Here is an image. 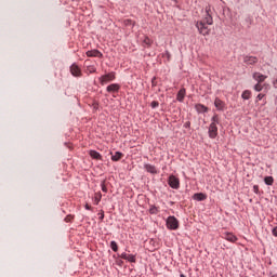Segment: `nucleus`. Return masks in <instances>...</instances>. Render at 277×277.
I'll list each match as a JSON object with an SVG mask.
<instances>
[{"label": "nucleus", "mask_w": 277, "mask_h": 277, "mask_svg": "<svg viewBox=\"0 0 277 277\" xmlns=\"http://www.w3.org/2000/svg\"><path fill=\"white\" fill-rule=\"evenodd\" d=\"M167 228L169 230H179V219L176 216H169L167 219Z\"/></svg>", "instance_id": "1"}, {"label": "nucleus", "mask_w": 277, "mask_h": 277, "mask_svg": "<svg viewBox=\"0 0 277 277\" xmlns=\"http://www.w3.org/2000/svg\"><path fill=\"white\" fill-rule=\"evenodd\" d=\"M168 185L171 189H179L181 187V180L175 175H170L168 179Z\"/></svg>", "instance_id": "2"}, {"label": "nucleus", "mask_w": 277, "mask_h": 277, "mask_svg": "<svg viewBox=\"0 0 277 277\" xmlns=\"http://www.w3.org/2000/svg\"><path fill=\"white\" fill-rule=\"evenodd\" d=\"M114 79H116V72L111 71L100 77V83L105 85V83H109V81H114Z\"/></svg>", "instance_id": "3"}, {"label": "nucleus", "mask_w": 277, "mask_h": 277, "mask_svg": "<svg viewBox=\"0 0 277 277\" xmlns=\"http://www.w3.org/2000/svg\"><path fill=\"white\" fill-rule=\"evenodd\" d=\"M196 27H197L199 34H201V36H209L210 30H209V27L207 26V24H205V22H197Z\"/></svg>", "instance_id": "4"}, {"label": "nucleus", "mask_w": 277, "mask_h": 277, "mask_svg": "<svg viewBox=\"0 0 277 277\" xmlns=\"http://www.w3.org/2000/svg\"><path fill=\"white\" fill-rule=\"evenodd\" d=\"M118 256L120 259H123V261H128V263H137V258L135 254H129L127 252H123Z\"/></svg>", "instance_id": "5"}, {"label": "nucleus", "mask_w": 277, "mask_h": 277, "mask_svg": "<svg viewBox=\"0 0 277 277\" xmlns=\"http://www.w3.org/2000/svg\"><path fill=\"white\" fill-rule=\"evenodd\" d=\"M208 134L210 140H215L217 137V126H214V123H210Z\"/></svg>", "instance_id": "6"}, {"label": "nucleus", "mask_w": 277, "mask_h": 277, "mask_svg": "<svg viewBox=\"0 0 277 277\" xmlns=\"http://www.w3.org/2000/svg\"><path fill=\"white\" fill-rule=\"evenodd\" d=\"M106 91H107L109 94H116V93L120 92V84H118V83H111V84H109V85L106 88Z\"/></svg>", "instance_id": "7"}, {"label": "nucleus", "mask_w": 277, "mask_h": 277, "mask_svg": "<svg viewBox=\"0 0 277 277\" xmlns=\"http://www.w3.org/2000/svg\"><path fill=\"white\" fill-rule=\"evenodd\" d=\"M69 70H70L72 77H81V69L79 68V66H77V64L74 63L69 67Z\"/></svg>", "instance_id": "8"}, {"label": "nucleus", "mask_w": 277, "mask_h": 277, "mask_svg": "<svg viewBox=\"0 0 277 277\" xmlns=\"http://www.w3.org/2000/svg\"><path fill=\"white\" fill-rule=\"evenodd\" d=\"M214 107H216L217 111H224L226 104L220 97H216L214 100Z\"/></svg>", "instance_id": "9"}, {"label": "nucleus", "mask_w": 277, "mask_h": 277, "mask_svg": "<svg viewBox=\"0 0 277 277\" xmlns=\"http://www.w3.org/2000/svg\"><path fill=\"white\" fill-rule=\"evenodd\" d=\"M193 200H197V202H205V200H207V194H205V193H195L193 195Z\"/></svg>", "instance_id": "10"}, {"label": "nucleus", "mask_w": 277, "mask_h": 277, "mask_svg": "<svg viewBox=\"0 0 277 277\" xmlns=\"http://www.w3.org/2000/svg\"><path fill=\"white\" fill-rule=\"evenodd\" d=\"M144 170H146V172H148L149 174H157V167H155L154 164L150 163H145L144 164Z\"/></svg>", "instance_id": "11"}, {"label": "nucleus", "mask_w": 277, "mask_h": 277, "mask_svg": "<svg viewBox=\"0 0 277 277\" xmlns=\"http://www.w3.org/2000/svg\"><path fill=\"white\" fill-rule=\"evenodd\" d=\"M258 62H259V58H256L255 56H249V55L243 56L245 64L253 65V64H256Z\"/></svg>", "instance_id": "12"}, {"label": "nucleus", "mask_w": 277, "mask_h": 277, "mask_svg": "<svg viewBox=\"0 0 277 277\" xmlns=\"http://www.w3.org/2000/svg\"><path fill=\"white\" fill-rule=\"evenodd\" d=\"M253 79L255 81H258V83H263V81H265V79H267V76L261 74V72H254L253 74Z\"/></svg>", "instance_id": "13"}, {"label": "nucleus", "mask_w": 277, "mask_h": 277, "mask_svg": "<svg viewBox=\"0 0 277 277\" xmlns=\"http://www.w3.org/2000/svg\"><path fill=\"white\" fill-rule=\"evenodd\" d=\"M186 93L187 91L185 90V88H182L176 94V101H179V103H183V101H185Z\"/></svg>", "instance_id": "14"}, {"label": "nucleus", "mask_w": 277, "mask_h": 277, "mask_svg": "<svg viewBox=\"0 0 277 277\" xmlns=\"http://www.w3.org/2000/svg\"><path fill=\"white\" fill-rule=\"evenodd\" d=\"M88 57H103V53L98 50H90L87 52Z\"/></svg>", "instance_id": "15"}, {"label": "nucleus", "mask_w": 277, "mask_h": 277, "mask_svg": "<svg viewBox=\"0 0 277 277\" xmlns=\"http://www.w3.org/2000/svg\"><path fill=\"white\" fill-rule=\"evenodd\" d=\"M195 109L198 114H207V111H209V108L207 106H205L203 104H197L195 106Z\"/></svg>", "instance_id": "16"}, {"label": "nucleus", "mask_w": 277, "mask_h": 277, "mask_svg": "<svg viewBox=\"0 0 277 277\" xmlns=\"http://www.w3.org/2000/svg\"><path fill=\"white\" fill-rule=\"evenodd\" d=\"M110 155H111V161H120V159L124 157V154H122L121 151H116L115 154L110 153Z\"/></svg>", "instance_id": "17"}, {"label": "nucleus", "mask_w": 277, "mask_h": 277, "mask_svg": "<svg viewBox=\"0 0 277 277\" xmlns=\"http://www.w3.org/2000/svg\"><path fill=\"white\" fill-rule=\"evenodd\" d=\"M89 155L92 159H96V160L103 159V156H101V153H98L96 150H90Z\"/></svg>", "instance_id": "18"}, {"label": "nucleus", "mask_w": 277, "mask_h": 277, "mask_svg": "<svg viewBox=\"0 0 277 277\" xmlns=\"http://www.w3.org/2000/svg\"><path fill=\"white\" fill-rule=\"evenodd\" d=\"M205 25H213V17L209 14V11H206V17L203 21Z\"/></svg>", "instance_id": "19"}, {"label": "nucleus", "mask_w": 277, "mask_h": 277, "mask_svg": "<svg viewBox=\"0 0 277 277\" xmlns=\"http://www.w3.org/2000/svg\"><path fill=\"white\" fill-rule=\"evenodd\" d=\"M252 94V92L250 90H245L241 94V98L243 101H250V95Z\"/></svg>", "instance_id": "20"}, {"label": "nucleus", "mask_w": 277, "mask_h": 277, "mask_svg": "<svg viewBox=\"0 0 277 277\" xmlns=\"http://www.w3.org/2000/svg\"><path fill=\"white\" fill-rule=\"evenodd\" d=\"M264 183H265V185H268V186L274 185V176H272V175L265 176Z\"/></svg>", "instance_id": "21"}, {"label": "nucleus", "mask_w": 277, "mask_h": 277, "mask_svg": "<svg viewBox=\"0 0 277 277\" xmlns=\"http://www.w3.org/2000/svg\"><path fill=\"white\" fill-rule=\"evenodd\" d=\"M225 239L227 241H230V243H235V241H237V236L228 233V234H226Z\"/></svg>", "instance_id": "22"}, {"label": "nucleus", "mask_w": 277, "mask_h": 277, "mask_svg": "<svg viewBox=\"0 0 277 277\" xmlns=\"http://www.w3.org/2000/svg\"><path fill=\"white\" fill-rule=\"evenodd\" d=\"M210 124H214V126L220 124V116L217 114L213 115V117L211 118V123Z\"/></svg>", "instance_id": "23"}, {"label": "nucleus", "mask_w": 277, "mask_h": 277, "mask_svg": "<svg viewBox=\"0 0 277 277\" xmlns=\"http://www.w3.org/2000/svg\"><path fill=\"white\" fill-rule=\"evenodd\" d=\"M149 213H150V215H157V213H159V208L151 205L150 208H149Z\"/></svg>", "instance_id": "24"}, {"label": "nucleus", "mask_w": 277, "mask_h": 277, "mask_svg": "<svg viewBox=\"0 0 277 277\" xmlns=\"http://www.w3.org/2000/svg\"><path fill=\"white\" fill-rule=\"evenodd\" d=\"M245 25L247 26V29H250V25H252V17L250 15L246 16Z\"/></svg>", "instance_id": "25"}, {"label": "nucleus", "mask_w": 277, "mask_h": 277, "mask_svg": "<svg viewBox=\"0 0 277 277\" xmlns=\"http://www.w3.org/2000/svg\"><path fill=\"white\" fill-rule=\"evenodd\" d=\"M110 249L113 250V252H118V242H116L115 240H111Z\"/></svg>", "instance_id": "26"}, {"label": "nucleus", "mask_w": 277, "mask_h": 277, "mask_svg": "<svg viewBox=\"0 0 277 277\" xmlns=\"http://www.w3.org/2000/svg\"><path fill=\"white\" fill-rule=\"evenodd\" d=\"M126 27H135V22L132 19H126L124 22Z\"/></svg>", "instance_id": "27"}, {"label": "nucleus", "mask_w": 277, "mask_h": 277, "mask_svg": "<svg viewBox=\"0 0 277 277\" xmlns=\"http://www.w3.org/2000/svg\"><path fill=\"white\" fill-rule=\"evenodd\" d=\"M103 198V195L101 193H97L94 197L95 205H98L101 202V199Z\"/></svg>", "instance_id": "28"}, {"label": "nucleus", "mask_w": 277, "mask_h": 277, "mask_svg": "<svg viewBox=\"0 0 277 277\" xmlns=\"http://www.w3.org/2000/svg\"><path fill=\"white\" fill-rule=\"evenodd\" d=\"M253 90H255V92H261L263 90V85H261L260 82H258L254 87Z\"/></svg>", "instance_id": "29"}, {"label": "nucleus", "mask_w": 277, "mask_h": 277, "mask_svg": "<svg viewBox=\"0 0 277 277\" xmlns=\"http://www.w3.org/2000/svg\"><path fill=\"white\" fill-rule=\"evenodd\" d=\"M162 57H164V60L170 61V57H172V55L170 54V51H166L164 53H162Z\"/></svg>", "instance_id": "30"}, {"label": "nucleus", "mask_w": 277, "mask_h": 277, "mask_svg": "<svg viewBox=\"0 0 277 277\" xmlns=\"http://www.w3.org/2000/svg\"><path fill=\"white\" fill-rule=\"evenodd\" d=\"M150 107H151V109H157V107H159V102L153 101V102L150 103Z\"/></svg>", "instance_id": "31"}, {"label": "nucleus", "mask_w": 277, "mask_h": 277, "mask_svg": "<svg viewBox=\"0 0 277 277\" xmlns=\"http://www.w3.org/2000/svg\"><path fill=\"white\" fill-rule=\"evenodd\" d=\"M143 42H144V44H146L147 47H150V45L153 44V41H150V38H148V37H146Z\"/></svg>", "instance_id": "32"}, {"label": "nucleus", "mask_w": 277, "mask_h": 277, "mask_svg": "<svg viewBox=\"0 0 277 277\" xmlns=\"http://www.w3.org/2000/svg\"><path fill=\"white\" fill-rule=\"evenodd\" d=\"M264 97H265V94H262V93L258 94L255 103H259V101H263Z\"/></svg>", "instance_id": "33"}, {"label": "nucleus", "mask_w": 277, "mask_h": 277, "mask_svg": "<svg viewBox=\"0 0 277 277\" xmlns=\"http://www.w3.org/2000/svg\"><path fill=\"white\" fill-rule=\"evenodd\" d=\"M253 192H254V194H256L258 196H261V190H259V185H254V186H253Z\"/></svg>", "instance_id": "34"}, {"label": "nucleus", "mask_w": 277, "mask_h": 277, "mask_svg": "<svg viewBox=\"0 0 277 277\" xmlns=\"http://www.w3.org/2000/svg\"><path fill=\"white\" fill-rule=\"evenodd\" d=\"M101 188H102V192H104V194H107V186L105 185V182L101 183Z\"/></svg>", "instance_id": "35"}, {"label": "nucleus", "mask_w": 277, "mask_h": 277, "mask_svg": "<svg viewBox=\"0 0 277 277\" xmlns=\"http://www.w3.org/2000/svg\"><path fill=\"white\" fill-rule=\"evenodd\" d=\"M184 129H192V122L190 121H186L184 123Z\"/></svg>", "instance_id": "36"}, {"label": "nucleus", "mask_w": 277, "mask_h": 277, "mask_svg": "<svg viewBox=\"0 0 277 277\" xmlns=\"http://www.w3.org/2000/svg\"><path fill=\"white\" fill-rule=\"evenodd\" d=\"M98 215H100L101 222H103V220H105V212L102 211V212L98 213Z\"/></svg>", "instance_id": "37"}, {"label": "nucleus", "mask_w": 277, "mask_h": 277, "mask_svg": "<svg viewBox=\"0 0 277 277\" xmlns=\"http://www.w3.org/2000/svg\"><path fill=\"white\" fill-rule=\"evenodd\" d=\"M65 222H72V215L68 214L66 217H65Z\"/></svg>", "instance_id": "38"}, {"label": "nucleus", "mask_w": 277, "mask_h": 277, "mask_svg": "<svg viewBox=\"0 0 277 277\" xmlns=\"http://www.w3.org/2000/svg\"><path fill=\"white\" fill-rule=\"evenodd\" d=\"M116 263L117 265H119V267H122V265H124V261L122 260H117Z\"/></svg>", "instance_id": "39"}, {"label": "nucleus", "mask_w": 277, "mask_h": 277, "mask_svg": "<svg viewBox=\"0 0 277 277\" xmlns=\"http://www.w3.org/2000/svg\"><path fill=\"white\" fill-rule=\"evenodd\" d=\"M272 234L274 237H277V226L273 228Z\"/></svg>", "instance_id": "40"}, {"label": "nucleus", "mask_w": 277, "mask_h": 277, "mask_svg": "<svg viewBox=\"0 0 277 277\" xmlns=\"http://www.w3.org/2000/svg\"><path fill=\"white\" fill-rule=\"evenodd\" d=\"M84 209H85L87 211H92V207H90V205H88V203H85Z\"/></svg>", "instance_id": "41"}, {"label": "nucleus", "mask_w": 277, "mask_h": 277, "mask_svg": "<svg viewBox=\"0 0 277 277\" xmlns=\"http://www.w3.org/2000/svg\"><path fill=\"white\" fill-rule=\"evenodd\" d=\"M94 109H98V104H95Z\"/></svg>", "instance_id": "42"}, {"label": "nucleus", "mask_w": 277, "mask_h": 277, "mask_svg": "<svg viewBox=\"0 0 277 277\" xmlns=\"http://www.w3.org/2000/svg\"><path fill=\"white\" fill-rule=\"evenodd\" d=\"M180 277H186L185 274H181Z\"/></svg>", "instance_id": "43"}]
</instances>
